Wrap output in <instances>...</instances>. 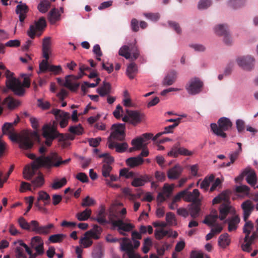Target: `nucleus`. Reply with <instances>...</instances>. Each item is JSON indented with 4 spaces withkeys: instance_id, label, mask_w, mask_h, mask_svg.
Instances as JSON below:
<instances>
[{
    "instance_id": "19",
    "label": "nucleus",
    "mask_w": 258,
    "mask_h": 258,
    "mask_svg": "<svg viewBox=\"0 0 258 258\" xmlns=\"http://www.w3.org/2000/svg\"><path fill=\"white\" fill-rule=\"evenodd\" d=\"M16 3H18L16 8V13L19 15L20 22L22 23L26 17L27 14L29 11V8L25 3H22L21 1L19 2L16 1Z\"/></svg>"
},
{
    "instance_id": "35",
    "label": "nucleus",
    "mask_w": 258,
    "mask_h": 258,
    "mask_svg": "<svg viewBox=\"0 0 258 258\" xmlns=\"http://www.w3.org/2000/svg\"><path fill=\"white\" fill-rule=\"evenodd\" d=\"M61 14L59 10L56 8L52 9L48 15V20L51 24H54L60 20Z\"/></svg>"
},
{
    "instance_id": "33",
    "label": "nucleus",
    "mask_w": 258,
    "mask_h": 258,
    "mask_svg": "<svg viewBox=\"0 0 258 258\" xmlns=\"http://www.w3.org/2000/svg\"><path fill=\"white\" fill-rule=\"evenodd\" d=\"M145 142V140L142 137H139L132 140L131 144L133 146V147L130 149V151L131 152L133 150H139L142 148H144L146 146Z\"/></svg>"
},
{
    "instance_id": "32",
    "label": "nucleus",
    "mask_w": 258,
    "mask_h": 258,
    "mask_svg": "<svg viewBox=\"0 0 258 258\" xmlns=\"http://www.w3.org/2000/svg\"><path fill=\"white\" fill-rule=\"evenodd\" d=\"M19 100L14 99L11 96L6 97L3 101V105H6L10 110H13L20 105Z\"/></svg>"
},
{
    "instance_id": "24",
    "label": "nucleus",
    "mask_w": 258,
    "mask_h": 258,
    "mask_svg": "<svg viewBox=\"0 0 258 258\" xmlns=\"http://www.w3.org/2000/svg\"><path fill=\"white\" fill-rule=\"evenodd\" d=\"M183 168L179 164H176L167 172V177L171 180L178 179L181 175Z\"/></svg>"
},
{
    "instance_id": "28",
    "label": "nucleus",
    "mask_w": 258,
    "mask_h": 258,
    "mask_svg": "<svg viewBox=\"0 0 258 258\" xmlns=\"http://www.w3.org/2000/svg\"><path fill=\"white\" fill-rule=\"evenodd\" d=\"M106 213L105 207L103 206H101L98 211L97 216L94 218V220L101 225L108 223V222L106 219Z\"/></svg>"
},
{
    "instance_id": "16",
    "label": "nucleus",
    "mask_w": 258,
    "mask_h": 258,
    "mask_svg": "<svg viewBox=\"0 0 258 258\" xmlns=\"http://www.w3.org/2000/svg\"><path fill=\"white\" fill-rule=\"evenodd\" d=\"M51 112L55 116L56 119L59 122L61 128H64L67 125L70 117L69 113L57 109H53Z\"/></svg>"
},
{
    "instance_id": "62",
    "label": "nucleus",
    "mask_w": 258,
    "mask_h": 258,
    "mask_svg": "<svg viewBox=\"0 0 258 258\" xmlns=\"http://www.w3.org/2000/svg\"><path fill=\"white\" fill-rule=\"evenodd\" d=\"M99 158H104V164H108L110 165L114 161V159L112 157L110 156L108 153H103L98 155Z\"/></svg>"
},
{
    "instance_id": "42",
    "label": "nucleus",
    "mask_w": 258,
    "mask_h": 258,
    "mask_svg": "<svg viewBox=\"0 0 258 258\" xmlns=\"http://www.w3.org/2000/svg\"><path fill=\"white\" fill-rule=\"evenodd\" d=\"M214 30L217 35L222 36L226 34L227 32L229 31L228 27L227 25L225 24H219L216 25L214 27Z\"/></svg>"
},
{
    "instance_id": "50",
    "label": "nucleus",
    "mask_w": 258,
    "mask_h": 258,
    "mask_svg": "<svg viewBox=\"0 0 258 258\" xmlns=\"http://www.w3.org/2000/svg\"><path fill=\"white\" fill-rule=\"evenodd\" d=\"M44 183V179L42 175H39L31 180L32 185L34 189L41 186Z\"/></svg>"
},
{
    "instance_id": "46",
    "label": "nucleus",
    "mask_w": 258,
    "mask_h": 258,
    "mask_svg": "<svg viewBox=\"0 0 258 258\" xmlns=\"http://www.w3.org/2000/svg\"><path fill=\"white\" fill-rule=\"evenodd\" d=\"M91 212V209H86L83 212L77 213L76 217L79 221H86L90 217Z\"/></svg>"
},
{
    "instance_id": "13",
    "label": "nucleus",
    "mask_w": 258,
    "mask_h": 258,
    "mask_svg": "<svg viewBox=\"0 0 258 258\" xmlns=\"http://www.w3.org/2000/svg\"><path fill=\"white\" fill-rule=\"evenodd\" d=\"M46 21L43 17H41L34 24L31 25L27 32V34L31 39H33L36 35V31H41L46 27Z\"/></svg>"
},
{
    "instance_id": "12",
    "label": "nucleus",
    "mask_w": 258,
    "mask_h": 258,
    "mask_svg": "<svg viewBox=\"0 0 258 258\" xmlns=\"http://www.w3.org/2000/svg\"><path fill=\"white\" fill-rule=\"evenodd\" d=\"M32 230L35 233L40 235H47L51 232V230L54 227L52 223L48 225L39 226V223L35 220L31 221Z\"/></svg>"
},
{
    "instance_id": "47",
    "label": "nucleus",
    "mask_w": 258,
    "mask_h": 258,
    "mask_svg": "<svg viewBox=\"0 0 258 258\" xmlns=\"http://www.w3.org/2000/svg\"><path fill=\"white\" fill-rule=\"evenodd\" d=\"M14 244H19L20 245L23 246L26 252L30 256L29 258H36L37 256L36 254L32 253V251L31 248L22 240H18L17 241H14Z\"/></svg>"
},
{
    "instance_id": "34",
    "label": "nucleus",
    "mask_w": 258,
    "mask_h": 258,
    "mask_svg": "<svg viewBox=\"0 0 258 258\" xmlns=\"http://www.w3.org/2000/svg\"><path fill=\"white\" fill-rule=\"evenodd\" d=\"M130 123L136 125L142 121V114L138 111L129 110Z\"/></svg>"
},
{
    "instance_id": "26",
    "label": "nucleus",
    "mask_w": 258,
    "mask_h": 258,
    "mask_svg": "<svg viewBox=\"0 0 258 258\" xmlns=\"http://www.w3.org/2000/svg\"><path fill=\"white\" fill-rule=\"evenodd\" d=\"M230 191L229 190H226L223 191L213 199L212 201L213 204H216L222 202H223V203H225L230 201Z\"/></svg>"
},
{
    "instance_id": "59",
    "label": "nucleus",
    "mask_w": 258,
    "mask_h": 258,
    "mask_svg": "<svg viewBox=\"0 0 258 258\" xmlns=\"http://www.w3.org/2000/svg\"><path fill=\"white\" fill-rule=\"evenodd\" d=\"M66 235L63 234H56L51 235L49 237V240L52 243H56L61 241Z\"/></svg>"
},
{
    "instance_id": "43",
    "label": "nucleus",
    "mask_w": 258,
    "mask_h": 258,
    "mask_svg": "<svg viewBox=\"0 0 258 258\" xmlns=\"http://www.w3.org/2000/svg\"><path fill=\"white\" fill-rule=\"evenodd\" d=\"M178 125V122H175L173 124L166 126L164 128V131L163 132L159 133L157 134H156V135L153 138L152 140L154 141H155L160 136H161L163 134L172 133L173 132V129L176 126H177Z\"/></svg>"
},
{
    "instance_id": "7",
    "label": "nucleus",
    "mask_w": 258,
    "mask_h": 258,
    "mask_svg": "<svg viewBox=\"0 0 258 258\" xmlns=\"http://www.w3.org/2000/svg\"><path fill=\"white\" fill-rule=\"evenodd\" d=\"M125 124L117 123L112 125L111 132L107 139V143L112 141H122L125 138Z\"/></svg>"
},
{
    "instance_id": "4",
    "label": "nucleus",
    "mask_w": 258,
    "mask_h": 258,
    "mask_svg": "<svg viewBox=\"0 0 258 258\" xmlns=\"http://www.w3.org/2000/svg\"><path fill=\"white\" fill-rule=\"evenodd\" d=\"M244 221L245 223L243 227V232L245 235L243 239L244 243L241 244V247L243 251L250 252L252 250L251 245L258 238L257 237H252V234L250 235L254 229V225L252 221L247 220Z\"/></svg>"
},
{
    "instance_id": "58",
    "label": "nucleus",
    "mask_w": 258,
    "mask_h": 258,
    "mask_svg": "<svg viewBox=\"0 0 258 258\" xmlns=\"http://www.w3.org/2000/svg\"><path fill=\"white\" fill-rule=\"evenodd\" d=\"M79 243L83 245L84 248H87L92 244V240L87 235L84 234V236L81 238Z\"/></svg>"
},
{
    "instance_id": "18",
    "label": "nucleus",
    "mask_w": 258,
    "mask_h": 258,
    "mask_svg": "<svg viewBox=\"0 0 258 258\" xmlns=\"http://www.w3.org/2000/svg\"><path fill=\"white\" fill-rule=\"evenodd\" d=\"M113 227H117L120 234L125 236L126 234L124 232H129L134 228V226L131 223L124 222L122 219H118L113 223Z\"/></svg>"
},
{
    "instance_id": "8",
    "label": "nucleus",
    "mask_w": 258,
    "mask_h": 258,
    "mask_svg": "<svg viewBox=\"0 0 258 258\" xmlns=\"http://www.w3.org/2000/svg\"><path fill=\"white\" fill-rule=\"evenodd\" d=\"M118 54L126 59H131L132 60L137 59L140 55L139 51L135 44L122 46L119 49Z\"/></svg>"
},
{
    "instance_id": "9",
    "label": "nucleus",
    "mask_w": 258,
    "mask_h": 258,
    "mask_svg": "<svg viewBox=\"0 0 258 258\" xmlns=\"http://www.w3.org/2000/svg\"><path fill=\"white\" fill-rule=\"evenodd\" d=\"M218 218V215L217 212L216 211H212L209 215L206 216L203 221V223L206 224L210 227H213V228L211 229V231L214 235L221 232L223 229L222 227L220 225L216 223Z\"/></svg>"
},
{
    "instance_id": "54",
    "label": "nucleus",
    "mask_w": 258,
    "mask_h": 258,
    "mask_svg": "<svg viewBox=\"0 0 258 258\" xmlns=\"http://www.w3.org/2000/svg\"><path fill=\"white\" fill-rule=\"evenodd\" d=\"M50 199L49 195L45 191H40L39 192L37 201H43L45 203V205H46L48 204Z\"/></svg>"
},
{
    "instance_id": "17",
    "label": "nucleus",
    "mask_w": 258,
    "mask_h": 258,
    "mask_svg": "<svg viewBox=\"0 0 258 258\" xmlns=\"http://www.w3.org/2000/svg\"><path fill=\"white\" fill-rule=\"evenodd\" d=\"M186 192L184 194V201L192 203H201L200 199V192L198 189H194L192 192L188 191V189H184Z\"/></svg>"
},
{
    "instance_id": "57",
    "label": "nucleus",
    "mask_w": 258,
    "mask_h": 258,
    "mask_svg": "<svg viewBox=\"0 0 258 258\" xmlns=\"http://www.w3.org/2000/svg\"><path fill=\"white\" fill-rule=\"evenodd\" d=\"M69 131L75 135H82L83 132V129L80 124L77 125L71 126L69 127Z\"/></svg>"
},
{
    "instance_id": "22",
    "label": "nucleus",
    "mask_w": 258,
    "mask_h": 258,
    "mask_svg": "<svg viewBox=\"0 0 258 258\" xmlns=\"http://www.w3.org/2000/svg\"><path fill=\"white\" fill-rule=\"evenodd\" d=\"M241 207L243 210V220L246 221L250 215L254 208V206L251 201L247 200L241 204Z\"/></svg>"
},
{
    "instance_id": "56",
    "label": "nucleus",
    "mask_w": 258,
    "mask_h": 258,
    "mask_svg": "<svg viewBox=\"0 0 258 258\" xmlns=\"http://www.w3.org/2000/svg\"><path fill=\"white\" fill-rule=\"evenodd\" d=\"M94 229L96 231L95 232L91 230L88 231L85 233V235H90V237H92L95 239H98L100 238L99 235L96 233V232H100L101 231V228L98 225L94 226Z\"/></svg>"
},
{
    "instance_id": "1",
    "label": "nucleus",
    "mask_w": 258,
    "mask_h": 258,
    "mask_svg": "<svg viewBox=\"0 0 258 258\" xmlns=\"http://www.w3.org/2000/svg\"><path fill=\"white\" fill-rule=\"evenodd\" d=\"M42 135L46 139L45 144L47 146H50L52 144L53 140L57 138L59 142H62V146L63 148H65L70 145V143L67 142V140H73L74 139V137L72 135H64L59 133L57 131L54 122L52 123H49L43 125Z\"/></svg>"
},
{
    "instance_id": "6",
    "label": "nucleus",
    "mask_w": 258,
    "mask_h": 258,
    "mask_svg": "<svg viewBox=\"0 0 258 258\" xmlns=\"http://www.w3.org/2000/svg\"><path fill=\"white\" fill-rule=\"evenodd\" d=\"M70 160L71 158L62 160L61 157L56 153L51 152L46 157L43 156L39 157L37 162L45 165L47 168H50L52 167H58L62 164H67Z\"/></svg>"
},
{
    "instance_id": "40",
    "label": "nucleus",
    "mask_w": 258,
    "mask_h": 258,
    "mask_svg": "<svg viewBox=\"0 0 258 258\" xmlns=\"http://www.w3.org/2000/svg\"><path fill=\"white\" fill-rule=\"evenodd\" d=\"M229 234L227 233L221 234L218 239L219 245L224 248L230 243V239L229 238Z\"/></svg>"
},
{
    "instance_id": "48",
    "label": "nucleus",
    "mask_w": 258,
    "mask_h": 258,
    "mask_svg": "<svg viewBox=\"0 0 258 258\" xmlns=\"http://www.w3.org/2000/svg\"><path fill=\"white\" fill-rule=\"evenodd\" d=\"M215 176L213 175H211L208 177H206L202 181L200 184V188L205 190H207L210 184L214 179Z\"/></svg>"
},
{
    "instance_id": "3",
    "label": "nucleus",
    "mask_w": 258,
    "mask_h": 258,
    "mask_svg": "<svg viewBox=\"0 0 258 258\" xmlns=\"http://www.w3.org/2000/svg\"><path fill=\"white\" fill-rule=\"evenodd\" d=\"M9 138L13 142L18 143L20 148L24 150L31 149L33 146L32 137L38 138V135L36 132L25 131L20 134L15 133L14 132L8 135Z\"/></svg>"
},
{
    "instance_id": "5",
    "label": "nucleus",
    "mask_w": 258,
    "mask_h": 258,
    "mask_svg": "<svg viewBox=\"0 0 258 258\" xmlns=\"http://www.w3.org/2000/svg\"><path fill=\"white\" fill-rule=\"evenodd\" d=\"M217 123L218 124L215 123H211L210 124L213 133L218 137L226 138L227 135L224 132L228 131L232 127V122L228 118L222 117L218 119Z\"/></svg>"
},
{
    "instance_id": "11",
    "label": "nucleus",
    "mask_w": 258,
    "mask_h": 258,
    "mask_svg": "<svg viewBox=\"0 0 258 258\" xmlns=\"http://www.w3.org/2000/svg\"><path fill=\"white\" fill-rule=\"evenodd\" d=\"M203 85V82L199 78H195L190 80L186 89L189 94L195 95L201 91Z\"/></svg>"
},
{
    "instance_id": "55",
    "label": "nucleus",
    "mask_w": 258,
    "mask_h": 258,
    "mask_svg": "<svg viewBox=\"0 0 258 258\" xmlns=\"http://www.w3.org/2000/svg\"><path fill=\"white\" fill-rule=\"evenodd\" d=\"M50 64H49L47 60H42L40 63L39 65V73H44L49 71V67Z\"/></svg>"
},
{
    "instance_id": "23",
    "label": "nucleus",
    "mask_w": 258,
    "mask_h": 258,
    "mask_svg": "<svg viewBox=\"0 0 258 258\" xmlns=\"http://www.w3.org/2000/svg\"><path fill=\"white\" fill-rule=\"evenodd\" d=\"M220 216L218 218L221 220H223L225 219L228 214L230 212L233 213L234 212V208L230 205V201L225 203H222L219 207Z\"/></svg>"
},
{
    "instance_id": "37",
    "label": "nucleus",
    "mask_w": 258,
    "mask_h": 258,
    "mask_svg": "<svg viewBox=\"0 0 258 258\" xmlns=\"http://www.w3.org/2000/svg\"><path fill=\"white\" fill-rule=\"evenodd\" d=\"M108 218L110 223L113 226L114 222L117 221L118 219H120L119 217V214L116 210L114 208H110L107 212Z\"/></svg>"
},
{
    "instance_id": "25",
    "label": "nucleus",
    "mask_w": 258,
    "mask_h": 258,
    "mask_svg": "<svg viewBox=\"0 0 258 258\" xmlns=\"http://www.w3.org/2000/svg\"><path fill=\"white\" fill-rule=\"evenodd\" d=\"M118 141H112L107 143L108 148L110 149L115 148V151L118 153L124 152L128 148V145L126 142L118 143Z\"/></svg>"
},
{
    "instance_id": "36",
    "label": "nucleus",
    "mask_w": 258,
    "mask_h": 258,
    "mask_svg": "<svg viewBox=\"0 0 258 258\" xmlns=\"http://www.w3.org/2000/svg\"><path fill=\"white\" fill-rule=\"evenodd\" d=\"M144 161L143 158L138 156L134 157L128 158L126 160V164L131 167H135L142 165Z\"/></svg>"
},
{
    "instance_id": "61",
    "label": "nucleus",
    "mask_w": 258,
    "mask_h": 258,
    "mask_svg": "<svg viewBox=\"0 0 258 258\" xmlns=\"http://www.w3.org/2000/svg\"><path fill=\"white\" fill-rule=\"evenodd\" d=\"M245 0H229L228 4L234 9H237L242 6Z\"/></svg>"
},
{
    "instance_id": "51",
    "label": "nucleus",
    "mask_w": 258,
    "mask_h": 258,
    "mask_svg": "<svg viewBox=\"0 0 258 258\" xmlns=\"http://www.w3.org/2000/svg\"><path fill=\"white\" fill-rule=\"evenodd\" d=\"M237 145L238 146V149L234 152H231L229 154V157L230 159V161H231L233 163L236 160V159L238 158V155H239V154L241 153V152L242 151L241 144L240 143H237Z\"/></svg>"
},
{
    "instance_id": "53",
    "label": "nucleus",
    "mask_w": 258,
    "mask_h": 258,
    "mask_svg": "<svg viewBox=\"0 0 258 258\" xmlns=\"http://www.w3.org/2000/svg\"><path fill=\"white\" fill-rule=\"evenodd\" d=\"M2 131L3 134L5 135L11 134V133L14 132V126H13V123H11L10 122L5 123L3 125Z\"/></svg>"
},
{
    "instance_id": "27",
    "label": "nucleus",
    "mask_w": 258,
    "mask_h": 258,
    "mask_svg": "<svg viewBox=\"0 0 258 258\" xmlns=\"http://www.w3.org/2000/svg\"><path fill=\"white\" fill-rule=\"evenodd\" d=\"M120 250L122 251H124L126 253L131 252L133 249V244L131 240L126 237H122L120 238Z\"/></svg>"
},
{
    "instance_id": "52",
    "label": "nucleus",
    "mask_w": 258,
    "mask_h": 258,
    "mask_svg": "<svg viewBox=\"0 0 258 258\" xmlns=\"http://www.w3.org/2000/svg\"><path fill=\"white\" fill-rule=\"evenodd\" d=\"M16 246L15 249V256L16 258H27L26 254L24 252L23 246L20 245L19 244Z\"/></svg>"
},
{
    "instance_id": "30",
    "label": "nucleus",
    "mask_w": 258,
    "mask_h": 258,
    "mask_svg": "<svg viewBox=\"0 0 258 258\" xmlns=\"http://www.w3.org/2000/svg\"><path fill=\"white\" fill-rule=\"evenodd\" d=\"M239 222L240 218L237 215H234L231 217H229L226 220V222L228 225V231L231 232L236 230Z\"/></svg>"
},
{
    "instance_id": "2",
    "label": "nucleus",
    "mask_w": 258,
    "mask_h": 258,
    "mask_svg": "<svg viewBox=\"0 0 258 258\" xmlns=\"http://www.w3.org/2000/svg\"><path fill=\"white\" fill-rule=\"evenodd\" d=\"M14 74L9 70H7L6 77L7 78L6 86L12 90L14 93L19 96L24 95L25 90L23 86L29 88L30 85L29 77L26 74H23L22 76L24 78L22 83L18 79L13 76Z\"/></svg>"
},
{
    "instance_id": "41",
    "label": "nucleus",
    "mask_w": 258,
    "mask_h": 258,
    "mask_svg": "<svg viewBox=\"0 0 258 258\" xmlns=\"http://www.w3.org/2000/svg\"><path fill=\"white\" fill-rule=\"evenodd\" d=\"M138 72L137 66L134 62L131 63L127 67L126 74L130 79L134 78Z\"/></svg>"
},
{
    "instance_id": "21",
    "label": "nucleus",
    "mask_w": 258,
    "mask_h": 258,
    "mask_svg": "<svg viewBox=\"0 0 258 258\" xmlns=\"http://www.w3.org/2000/svg\"><path fill=\"white\" fill-rule=\"evenodd\" d=\"M174 184H165L162 191L159 192L158 195L157 200L160 202L165 201L167 198H169L171 196Z\"/></svg>"
},
{
    "instance_id": "31",
    "label": "nucleus",
    "mask_w": 258,
    "mask_h": 258,
    "mask_svg": "<svg viewBox=\"0 0 258 258\" xmlns=\"http://www.w3.org/2000/svg\"><path fill=\"white\" fill-rule=\"evenodd\" d=\"M111 91V86L109 82L103 81L102 85L96 89V92L101 97L109 95Z\"/></svg>"
},
{
    "instance_id": "63",
    "label": "nucleus",
    "mask_w": 258,
    "mask_h": 258,
    "mask_svg": "<svg viewBox=\"0 0 258 258\" xmlns=\"http://www.w3.org/2000/svg\"><path fill=\"white\" fill-rule=\"evenodd\" d=\"M212 4L211 0H200L198 3V8L200 10L207 9Z\"/></svg>"
},
{
    "instance_id": "29",
    "label": "nucleus",
    "mask_w": 258,
    "mask_h": 258,
    "mask_svg": "<svg viewBox=\"0 0 258 258\" xmlns=\"http://www.w3.org/2000/svg\"><path fill=\"white\" fill-rule=\"evenodd\" d=\"M112 168L110 165L108 164H103L102 167V175L105 177H109L110 181H115L118 179V177L113 174H110Z\"/></svg>"
},
{
    "instance_id": "45",
    "label": "nucleus",
    "mask_w": 258,
    "mask_h": 258,
    "mask_svg": "<svg viewBox=\"0 0 258 258\" xmlns=\"http://www.w3.org/2000/svg\"><path fill=\"white\" fill-rule=\"evenodd\" d=\"M149 180L148 176L135 178L132 182V185L135 187L143 186Z\"/></svg>"
},
{
    "instance_id": "39",
    "label": "nucleus",
    "mask_w": 258,
    "mask_h": 258,
    "mask_svg": "<svg viewBox=\"0 0 258 258\" xmlns=\"http://www.w3.org/2000/svg\"><path fill=\"white\" fill-rule=\"evenodd\" d=\"M201 203H192L189 207V213L192 218H196L199 216L200 211Z\"/></svg>"
},
{
    "instance_id": "15",
    "label": "nucleus",
    "mask_w": 258,
    "mask_h": 258,
    "mask_svg": "<svg viewBox=\"0 0 258 258\" xmlns=\"http://www.w3.org/2000/svg\"><path fill=\"white\" fill-rule=\"evenodd\" d=\"M89 69H90V68L89 67L85 66L84 65L81 66L79 68L80 73L78 75L74 76V75H68L66 77V82L64 84V85L66 87L70 88L71 89H73V88H74V89H77L79 87V84L78 83H75V84H73V87L72 84L68 80V78L71 77L72 79H73L74 80L79 79L81 78L83 75H85V74L84 73V72L85 71L89 70Z\"/></svg>"
},
{
    "instance_id": "20",
    "label": "nucleus",
    "mask_w": 258,
    "mask_h": 258,
    "mask_svg": "<svg viewBox=\"0 0 258 258\" xmlns=\"http://www.w3.org/2000/svg\"><path fill=\"white\" fill-rule=\"evenodd\" d=\"M244 175H246V180L248 184L251 186L255 185L256 182V177L254 170L249 166L247 167L242 171L241 177Z\"/></svg>"
},
{
    "instance_id": "10",
    "label": "nucleus",
    "mask_w": 258,
    "mask_h": 258,
    "mask_svg": "<svg viewBox=\"0 0 258 258\" xmlns=\"http://www.w3.org/2000/svg\"><path fill=\"white\" fill-rule=\"evenodd\" d=\"M236 61L243 70L250 71L254 68L255 59L252 56L247 55L238 57Z\"/></svg>"
},
{
    "instance_id": "38",
    "label": "nucleus",
    "mask_w": 258,
    "mask_h": 258,
    "mask_svg": "<svg viewBox=\"0 0 258 258\" xmlns=\"http://www.w3.org/2000/svg\"><path fill=\"white\" fill-rule=\"evenodd\" d=\"M176 78V73L175 71H171L164 78L163 81V84L166 86L171 85L175 82Z\"/></svg>"
},
{
    "instance_id": "64",
    "label": "nucleus",
    "mask_w": 258,
    "mask_h": 258,
    "mask_svg": "<svg viewBox=\"0 0 258 258\" xmlns=\"http://www.w3.org/2000/svg\"><path fill=\"white\" fill-rule=\"evenodd\" d=\"M95 201L94 199L90 198L89 196H87L83 200L81 206L83 207L91 206L94 205Z\"/></svg>"
},
{
    "instance_id": "49",
    "label": "nucleus",
    "mask_w": 258,
    "mask_h": 258,
    "mask_svg": "<svg viewBox=\"0 0 258 258\" xmlns=\"http://www.w3.org/2000/svg\"><path fill=\"white\" fill-rule=\"evenodd\" d=\"M67 179L65 177L62 178L60 180L54 179L53 183L51 185V187L53 189H58L64 186L67 183Z\"/></svg>"
},
{
    "instance_id": "14",
    "label": "nucleus",
    "mask_w": 258,
    "mask_h": 258,
    "mask_svg": "<svg viewBox=\"0 0 258 258\" xmlns=\"http://www.w3.org/2000/svg\"><path fill=\"white\" fill-rule=\"evenodd\" d=\"M39 157H37L31 164V166L27 165L25 167L23 170V174L24 178L27 180H30L35 174V170L41 167L46 166L42 165L41 163L37 162V161Z\"/></svg>"
},
{
    "instance_id": "60",
    "label": "nucleus",
    "mask_w": 258,
    "mask_h": 258,
    "mask_svg": "<svg viewBox=\"0 0 258 258\" xmlns=\"http://www.w3.org/2000/svg\"><path fill=\"white\" fill-rule=\"evenodd\" d=\"M119 175L126 178H133L135 176V173L133 171H129L127 168L121 169L119 171Z\"/></svg>"
},
{
    "instance_id": "44",
    "label": "nucleus",
    "mask_w": 258,
    "mask_h": 258,
    "mask_svg": "<svg viewBox=\"0 0 258 258\" xmlns=\"http://www.w3.org/2000/svg\"><path fill=\"white\" fill-rule=\"evenodd\" d=\"M50 7V3L48 0H42L38 5L37 9L41 13H46Z\"/></svg>"
}]
</instances>
